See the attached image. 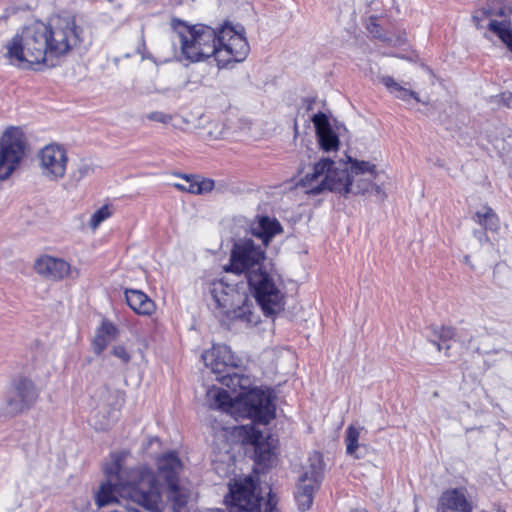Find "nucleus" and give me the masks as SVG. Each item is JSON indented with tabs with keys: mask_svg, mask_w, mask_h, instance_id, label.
Returning a JSON list of instances; mask_svg holds the SVG:
<instances>
[{
	"mask_svg": "<svg viewBox=\"0 0 512 512\" xmlns=\"http://www.w3.org/2000/svg\"><path fill=\"white\" fill-rule=\"evenodd\" d=\"M173 27L179 38L181 53L191 63L214 57L218 67L224 68L230 63L243 61L250 50L243 33L227 22L212 28L205 24L188 25L176 20Z\"/></svg>",
	"mask_w": 512,
	"mask_h": 512,
	"instance_id": "nucleus-1",
	"label": "nucleus"
},
{
	"mask_svg": "<svg viewBox=\"0 0 512 512\" xmlns=\"http://www.w3.org/2000/svg\"><path fill=\"white\" fill-rule=\"evenodd\" d=\"M127 452L111 455V461L104 466L107 481L125 484L124 493L129 499L150 512H162L161 494L154 472L147 467L123 470Z\"/></svg>",
	"mask_w": 512,
	"mask_h": 512,
	"instance_id": "nucleus-2",
	"label": "nucleus"
},
{
	"mask_svg": "<svg viewBox=\"0 0 512 512\" xmlns=\"http://www.w3.org/2000/svg\"><path fill=\"white\" fill-rule=\"evenodd\" d=\"M50 47L46 24L36 22L7 42L5 57L18 68L32 69L33 65L45 63L50 56Z\"/></svg>",
	"mask_w": 512,
	"mask_h": 512,
	"instance_id": "nucleus-3",
	"label": "nucleus"
},
{
	"mask_svg": "<svg viewBox=\"0 0 512 512\" xmlns=\"http://www.w3.org/2000/svg\"><path fill=\"white\" fill-rule=\"evenodd\" d=\"M245 279L250 294L265 316H274L284 309L283 281L271 267H258L257 270L250 271Z\"/></svg>",
	"mask_w": 512,
	"mask_h": 512,
	"instance_id": "nucleus-4",
	"label": "nucleus"
},
{
	"mask_svg": "<svg viewBox=\"0 0 512 512\" xmlns=\"http://www.w3.org/2000/svg\"><path fill=\"white\" fill-rule=\"evenodd\" d=\"M347 179L346 166L336 167L333 160L322 157L313 164L311 171L300 179L299 185L307 189V194L314 196L324 191L347 193L350 185Z\"/></svg>",
	"mask_w": 512,
	"mask_h": 512,
	"instance_id": "nucleus-5",
	"label": "nucleus"
},
{
	"mask_svg": "<svg viewBox=\"0 0 512 512\" xmlns=\"http://www.w3.org/2000/svg\"><path fill=\"white\" fill-rule=\"evenodd\" d=\"M252 381L249 376L242 374L238 393L235 395L247 417L257 424H268L275 418L276 407L274 395L270 389L251 388Z\"/></svg>",
	"mask_w": 512,
	"mask_h": 512,
	"instance_id": "nucleus-6",
	"label": "nucleus"
},
{
	"mask_svg": "<svg viewBox=\"0 0 512 512\" xmlns=\"http://www.w3.org/2000/svg\"><path fill=\"white\" fill-rule=\"evenodd\" d=\"M50 57L66 55L81 42L83 30L76 24L74 16H56L46 25Z\"/></svg>",
	"mask_w": 512,
	"mask_h": 512,
	"instance_id": "nucleus-7",
	"label": "nucleus"
},
{
	"mask_svg": "<svg viewBox=\"0 0 512 512\" xmlns=\"http://www.w3.org/2000/svg\"><path fill=\"white\" fill-rule=\"evenodd\" d=\"M267 265L265 250L253 240L245 239L235 243L231 249L229 263L224 271L235 275L249 276V272Z\"/></svg>",
	"mask_w": 512,
	"mask_h": 512,
	"instance_id": "nucleus-8",
	"label": "nucleus"
},
{
	"mask_svg": "<svg viewBox=\"0 0 512 512\" xmlns=\"http://www.w3.org/2000/svg\"><path fill=\"white\" fill-rule=\"evenodd\" d=\"M38 398L39 390L35 383L28 377H17L10 384L0 415L12 418L25 413L35 405Z\"/></svg>",
	"mask_w": 512,
	"mask_h": 512,
	"instance_id": "nucleus-9",
	"label": "nucleus"
},
{
	"mask_svg": "<svg viewBox=\"0 0 512 512\" xmlns=\"http://www.w3.org/2000/svg\"><path fill=\"white\" fill-rule=\"evenodd\" d=\"M25 154V137L19 128L5 131L0 143V179L6 180L14 172Z\"/></svg>",
	"mask_w": 512,
	"mask_h": 512,
	"instance_id": "nucleus-10",
	"label": "nucleus"
},
{
	"mask_svg": "<svg viewBox=\"0 0 512 512\" xmlns=\"http://www.w3.org/2000/svg\"><path fill=\"white\" fill-rule=\"evenodd\" d=\"M308 470L299 478L295 499L302 511L308 510L313 503V496L323 477V465L320 458L311 460Z\"/></svg>",
	"mask_w": 512,
	"mask_h": 512,
	"instance_id": "nucleus-11",
	"label": "nucleus"
},
{
	"mask_svg": "<svg viewBox=\"0 0 512 512\" xmlns=\"http://www.w3.org/2000/svg\"><path fill=\"white\" fill-rule=\"evenodd\" d=\"M428 340L436 346L437 351L444 350L446 357L452 356V343H458L461 347H468L472 340L465 329H456L451 326L431 325L428 328Z\"/></svg>",
	"mask_w": 512,
	"mask_h": 512,
	"instance_id": "nucleus-12",
	"label": "nucleus"
},
{
	"mask_svg": "<svg viewBox=\"0 0 512 512\" xmlns=\"http://www.w3.org/2000/svg\"><path fill=\"white\" fill-rule=\"evenodd\" d=\"M350 168H347V181L350 182L347 193H339L343 196L349 194H365L370 191L372 186L371 178L377 177L376 166L368 161H360L348 157Z\"/></svg>",
	"mask_w": 512,
	"mask_h": 512,
	"instance_id": "nucleus-13",
	"label": "nucleus"
},
{
	"mask_svg": "<svg viewBox=\"0 0 512 512\" xmlns=\"http://www.w3.org/2000/svg\"><path fill=\"white\" fill-rule=\"evenodd\" d=\"M42 174L52 181L62 179L66 172L68 157L66 150L57 144L46 145L39 153Z\"/></svg>",
	"mask_w": 512,
	"mask_h": 512,
	"instance_id": "nucleus-14",
	"label": "nucleus"
},
{
	"mask_svg": "<svg viewBox=\"0 0 512 512\" xmlns=\"http://www.w3.org/2000/svg\"><path fill=\"white\" fill-rule=\"evenodd\" d=\"M202 359L206 367L217 376L225 374L230 370H237L240 365V358L235 356L230 347L225 344H216L210 350L202 353Z\"/></svg>",
	"mask_w": 512,
	"mask_h": 512,
	"instance_id": "nucleus-15",
	"label": "nucleus"
},
{
	"mask_svg": "<svg viewBox=\"0 0 512 512\" xmlns=\"http://www.w3.org/2000/svg\"><path fill=\"white\" fill-rule=\"evenodd\" d=\"M91 399L99 413L106 414L107 418H113V414L124 405L125 393L119 389H111L107 385H102L92 393Z\"/></svg>",
	"mask_w": 512,
	"mask_h": 512,
	"instance_id": "nucleus-16",
	"label": "nucleus"
},
{
	"mask_svg": "<svg viewBox=\"0 0 512 512\" xmlns=\"http://www.w3.org/2000/svg\"><path fill=\"white\" fill-rule=\"evenodd\" d=\"M311 120L315 127L319 147L325 152L336 151L340 141L327 115L323 112H318L313 115Z\"/></svg>",
	"mask_w": 512,
	"mask_h": 512,
	"instance_id": "nucleus-17",
	"label": "nucleus"
},
{
	"mask_svg": "<svg viewBox=\"0 0 512 512\" xmlns=\"http://www.w3.org/2000/svg\"><path fill=\"white\" fill-rule=\"evenodd\" d=\"M441 512H472L473 504L466 496L465 488L446 490L439 498Z\"/></svg>",
	"mask_w": 512,
	"mask_h": 512,
	"instance_id": "nucleus-18",
	"label": "nucleus"
},
{
	"mask_svg": "<svg viewBox=\"0 0 512 512\" xmlns=\"http://www.w3.org/2000/svg\"><path fill=\"white\" fill-rule=\"evenodd\" d=\"M35 271L51 280H61L70 272V264L63 259L44 255L34 264Z\"/></svg>",
	"mask_w": 512,
	"mask_h": 512,
	"instance_id": "nucleus-19",
	"label": "nucleus"
},
{
	"mask_svg": "<svg viewBox=\"0 0 512 512\" xmlns=\"http://www.w3.org/2000/svg\"><path fill=\"white\" fill-rule=\"evenodd\" d=\"M252 234L261 239L263 244L267 246L273 237L282 233L283 228L276 218L267 215L257 216L251 223Z\"/></svg>",
	"mask_w": 512,
	"mask_h": 512,
	"instance_id": "nucleus-20",
	"label": "nucleus"
},
{
	"mask_svg": "<svg viewBox=\"0 0 512 512\" xmlns=\"http://www.w3.org/2000/svg\"><path fill=\"white\" fill-rule=\"evenodd\" d=\"M126 303L137 314L150 316L154 313V301L143 291L138 289H125Z\"/></svg>",
	"mask_w": 512,
	"mask_h": 512,
	"instance_id": "nucleus-21",
	"label": "nucleus"
},
{
	"mask_svg": "<svg viewBox=\"0 0 512 512\" xmlns=\"http://www.w3.org/2000/svg\"><path fill=\"white\" fill-rule=\"evenodd\" d=\"M235 292L234 285L227 284L223 279L210 284L209 294L217 309H228L232 304V296Z\"/></svg>",
	"mask_w": 512,
	"mask_h": 512,
	"instance_id": "nucleus-22",
	"label": "nucleus"
},
{
	"mask_svg": "<svg viewBox=\"0 0 512 512\" xmlns=\"http://www.w3.org/2000/svg\"><path fill=\"white\" fill-rule=\"evenodd\" d=\"M182 468L181 460L175 452L167 453L158 459V469L166 484L173 478L174 482H178V474Z\"/></svg>",
	"mask_w": 512,
	"mask_h": 512,
	"instance_id": "nucleus-23",
	"label": "nucleus"
},
{
	"mask_svg": "<svg viewBox=\"0 0 512 512\" xmlns=\"http://www.w3.org/2000/svg\"><path fill=\"white\" fill-rule=\"evenodd\" d=\"M125 484L116 483L112 481H106L102 483L99 487L98 492L95 496V502L98 507H104L114 501H116V494H119L122 497L129 498L123 491L125 489Z\"/></svg>",
	"mask_w": 512,
	"mask_h": 512,
	"instance_id": "nucleus-24",
	"label": "nucleus"
},
{
	"mask_svg": "<svg viewBox=\"0 0 512 512\" xmlns=\"http://www.w3.org/2000/svg\"><path fill=\"white\" fill-rule=\"evenodd\" d=\"M168 486V499L171 502L173 512H182L190 498L188 489L179 486L178 482H174L173 478L169 480Z\"/></svg>",
	"mask_w": 512,
	"mask_h": 512,
	"instance_id": "nucleus-25",
	"label": "nucleus"
},
{
	"mask_svg": "<svg viewBox=\"0 0 512 512\" xmlns=\"http://www.w3.org/2000/svg\"><path fill=\"white\" fill-rule=\"evenodd\" d=\"M378 80L397 99H400L404 102H409L411 99H414L416 102H420V98L415 91L401 86L398 82L395 81V79L392 76H379Z\"/></svg>",
	"mask_w": 512,
	"mask_h": 512,
	"instance_id": "nucleus-26",
	"label": "nucleus"
},
{
	"mask_svg": "<svg viewBox=\"0 0 512 512\" xmlns=\"http://www.w3.org/2000/svg\"><path fill=\"white\" fill-rule=\"evenodd\" d=\"M187 182V192L195 195L206 194L214 188L215 182L212 179L204 178L193 174H177Z\"/></svg>",
	"mask_w": 512,
	"mask_h": 512,
	"instance_id": "nucleus-27",
	"label": "nucleus"
},
{
	"mask_svg": "<svg viewBox=\"0 0 512 512\" xmlns=\"http://www.w3.org/2000/svg\"><path fill=\"white\" fill-rule=\"evenodd\" d=\"M487 28L496 34L512 52V28L509 20L504 19L502 21H498L490 19L487 23Z\"/></svg>",
	"mask_w": 512,
	"mask_h": 512,
	"instance_id": "nucleus-28",
	"label": "nucleus"
},
{
	"mask_svg": "<svg viewBox=\"0 0 512 512\" xmlns=\"http://www.w3.org/2000/svg\"><path fill=\"white\" fill-rule=\"evenodd\" d=\"M483 212L477 211L475 214V220L477 223H479L481 226L484 227V229L489 230H497L499 227V218L497 214L493 211V209L489 206L483 207Z\"/></svg>",
	"mask_w": 512,
	"mask_h": 512,
	"instance_id": "nucleus-29",
	"label": "nucleus"
},
{
	"mask_svg": "<svg viewBox=\"0 0 512 512\" xmlns=\"http://www.w3.org/2000/svg\"><path fill=\"white\" fill-rule=\"evenodd\" d=\"M362 428H356L353 425L348 426L345 431V443L347 453H356L357 449H364V452H368V447L364 444L359 443L360 430Z\"/></svg>",
	"mask_w": 512,
	"mask_h": 512,
	"instance_id": "nucleus-30",
	"label": "nucleus"
},
{
	"mask_svg": "<svg viewBox=\"0 0 512 512\" xmlns=\"http://www.w3.org/2000/svg\"><path fill=\"white\" fill-rule=\"evenodd\" d=\"M242 374L238 373L236 370H230L225 374H221L216 377V380L219 381L222 385L228 387L232 392L238 393L239 386L241 383Z\"/></svg>",
	"mask_w": 512,
	"mask_h": 512,
	"instance_id": "nucleus-31",
	"label": "nucleus"
},
{
	"mask_svg": "<svg viewBox=\"0 0 512 512\" xmlns=\"http://www.w3.org/2000/svg\"><path fill=\"white\" fill-rule=\"evenodd\" d=\"M490 19H492V16L488 1L485 2L481 7L476 9L472 15V20L478 29L487 27V24H485V22L487 21L488 23Z\"/></svg>",
	"mask_w": 512,
	"mask_h": 512,
	"instance_id": "nucleus-32",
	"label": "nucleus"
},
{
	"mask_svg": "<svg viewBox=\"0 0 512 512\" xmlns=\"http://www.w3.org/2000/svg\"><path fill=\"white\" fill-rule=\"evenodd\" d=\"M214 402L217 408L227 410L232 408L237 401L226 390L219 389L214 394Z\"/></svg>",
	"mask_w": 512,
	"mask_h": 512,
	"instance_id": "nucleus-33",
	"label": "nucleus"
},
{
	"mask_svg": "<svg viewBox=\"0 0 512 512\" xmlns=\"http://www.w3.org/2000/svg\"><path fill=\"white\" fill-rule=\"evenodd\" d=\"M234 317L247 323H256V316L251 311V305L244 303L242 306L234 310Z\"/></svg>",
	"mask_w": 512,
	"mask_h": 512,
	"instance_id": "nucleus-34",
	"label": "nucleus"
},
{
	"mask_svg": "<svg viewBox=\"0 0 512 512\" xmlns=\"http://www.w3.org/2000/svg\"><path fill=\"white\" fill-rule=\"evenodd\" d=\"M111 216L110 209L107 205L96 210L90 219L89 225L92 229H96L103 221Z\"/></svg>",
	"mask_w": 512,
	"mask_h": 512,
	"instance_id": "nucleus-35",
	"label": "nucleus"
},
{
	"mask_svg": "<svg viewBox=\"0 0 512 512\" xmlns=\"http://www.w3.org/2000/svg\"><path fill=\"white\" fill-rule=\"evenodd\" d=\"M488 4H489L492 18L495 16L507 17L512 13L511 10L507 11V7L504 5V3L501 0H489Z\"/></svg>",
	"mask_w": 512,
	"mask_h": 512,
	"instance_id": "nucleus-36",
	"label": "nucleus"
},
{
	"mask_svg": "<svg viewBox=\"0 0 512 512\" xmlns=\"http://www.w3.org/2000/svg\"><path fill=\"white\" fill-rule=\"evenodd\" d=\"M255 461L258 464H265L271 458V452L268 445H262L254 449Z\"/></svg>",
	"mask_w": 512,
	"mask_h": 512,
	"instance_id": "nucleus-37",
	"label": "nucleus"
},
{
	"mask_svg": "<svg viewBox=\"0 0 512 512\" xmlns=\"http://www.w3.org/2000/svg\"><path fill=\"white\" fill-rule=\"evenodd\" d=\"M109 339L104 334L97 333L93 340V350L95 354L100 355L107 347Z\"/></svg>",
	"mask_w": 512,
	"mask_h": 512,
	"instance_id": "nucleus-38",
	"label": "nucleus"
},
{
	"mask_svg": "<svg viewBox=\"0 0 512 512\" xmlns=\"http://www.w3.org/2000/svg\"><path fill=\"white\" fill-rule=\"evenodd\" d=\"M97 333L104 334L106 338L111 340L116 337L117 328L111 322L103 321Z\"/></svg>",
	"mask_w": 512,
	"mask_h": 512,
	"instance_id": "nucleus-39",
	"label": "nucleus"
},
{
	"mask_svg": "<svg viewBox=\"0 0 512 512\" xmlns=\"http://www.w3.org/2000/svg\"><path fill=\"white\" fill-rule=\"evenodd\" d=\"M146 118L151 121L168 124L171 122L173 117L170 114L160 112V111H155V112H151V113L147 114Z\"/></svg>",
	"mask_w": 512,
	"mask_h": 512,
	"instance_id": "nucleus-40",
	"label": "nucleus"
},
{
	"mask_svg": "<svg viewBox=\"0 0 512 512\" xmlns=\"http://www.w3.org/2000/svg\"><path fill=\"white\" fill-rule=\"evenodd\" d=\"M367 29H368L369 33H371L375 38L380 39L382 41H387V42L391 41L390 38L386 37L383 34L381 26L379 24H377L376 22L371 21L368 24Z\"/></svg>",
	"mask_w": 512,
	"mask_h": 512,
	"instance_id": "nucleus-41",
	"label": "nucleus"
},
{
	"mask_svg": "<svg viewBox=\"0 0 512 512\" xmlns=\"http://www.w3.org/2000/svg\"><path fill=\"white\" fill-rule=\"evenodd\" d=\"M112 354L119 358L122 363L127 364L131 360L130 354L127 352L126 348L122 345L114 346L112 349Z\"/></svg>",
	"mask_w": 512,
	"mask_h": 512,
	"instance_id": "nucleus-42",
	"label": "nucleus"
},
{
	"mask_svg": "<svg viewBox=\"0 0 512 512\" xmlns=\"http://www.w3.org/2000/svg\"><path fill=\"white\" fill-rule=\"evenodd\" d=\"M249 441H250L251 444L254 445V448H257V447L262 446V445H266L264 443V436H263V433L261 431L254 430L249 435Z\"/></svg>",
	"mask_w": 512,
	"mask_h": 512,
	"instance_id": "nucleus-43",
	"label": "nucleus"
},
{
	"mask_svg": "<svg viewBox=\"0 0 512 512\" xmlns=\"http://www.w3.org/2000/svg\"><path fill=\"white\" fill-rule=\"evenodd\" d=\"M370 191L375 194L379 201H383L386 198V193L380 185L372 183Z\"/></svg>",
	"mask_w": 512,
	"mask_h": 512,
	"instance_id": "nucleus-44",
	"label": "nucleus"
},
{
	"mask_svg": "<svg viewBox=\"0 0 512 512\" xmlns=\"http://www.w3.org/2000/svg\"><path fill=\"white\" fill-rule=\"evenodd\" d=\"M474 237H476L480 242H482L483 240H488V237L484 230H474Z\"/></svg>",
	"mask_w": 512,
	"mask_h": 512,
	"instance_id": "nucleus-45",
	"label": "nucleus"
},
{
	"mask_svg": "<svg viewBox=\"0 0 512 512\" xmlns=\"http://www.w3.org/2000/svg\"><path fill=\"white\" fill-rule=\"evenodd\" d=\"M348 455L356 458V459H361V458H364L365 455L367 454V452H364V449H357L356 450V453H347Z\"/></svg>",
	"mask_w": 512,
	"mask_h": 512,
	"instance_id": "nucleus-46",
	"label": "nucleus"
},
{
	"mask_svg": "<svg viewBox=\"0 0 512 512\" xmlns=\"http://www.w3.org/2000/svg\"><path fill=\"white\" fill-rule=\"evenodd\" d=\"M174 187L179 191L187 192V184L175 183Z\"/></svg>",
	"mask_w": 512,
	"mask_h": 512,
	"instance_id": "nucleus-47",
	"label": "nucleus"
},
{
	"mask_svg": "<svg viewBox=\"0 0 512 512\" xmlns=\"http://www.w3.org/2000/svg\"><path fill=\"white\" fill-rule=\"evenodd\" d=\"M306 102H307V110L308 111L312 110L313 105L315 103V99L314 98H307Z\"/></svg>",
	"mask_w": 512,
	"mask_h": 512,
	"instance_id": "nucleus-48",
	"label": "nucleus"
},
{
	"mask_svg": "<svg viewBox=\"0 0 512 512\" xmlns=\"http://www.w3.org/2000/svg\"><path fill=\"white\" fill-rule=\"evenodd\" d=\"M503 99L507 101L508 105L512 103V93L505 94L503 93Z\"/></svg>",
	"mask_w": 512,
	"mask_h": 512,
	"instance_id": "nucleus-49",
	"label": "nucleus"
},
{
	"mask_svg": "<svg viewBox=\"0 0 512 512\" xmlns=\"http://www.w3.org/2000/svg\"><path fill=\"white\" fill-rule=\"evenodd\" d=\"M352 512H367L366 510H355V511H352Z\"/></svg>",
	"mask_w": 512,
	"mask_h": 512,
	"instance_id": "nucleus-50",
	"label": "nucleus"
}]
</instances>
